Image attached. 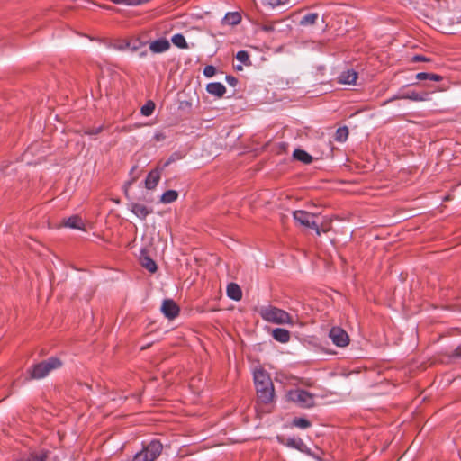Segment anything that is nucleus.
<instances>
[{
  "mask_svg": "<svg viewBox=\"0 0 461 461\" xmlns=\"http://www.w3.org/2000/svg\"><path fill=\"white\" fill-rule=\"evenodd\" d=\"M258 313L267 322L290 326L294 324L293 317L287 312L273 305L261 306L258 310Z\"/></svg>",
  "mask_w": 461,
  "mask_h": 461,
  "instance_id": "obj_1",
  "label": "nucleus"
},
{
  "mask_svg": "<svg viewBox=\"0 0 461 461\" xmlns=\"http://www.w3.org/2000/svg\"><path fill=\"white\" fill-rule=\"evenodd\" d=\"M254 383L259 401L263 403L271 402L275 396L271 376H254Z\"/></svg>",
  "mask_w": 461,
  "mask_h": 461,
  "instance_id": "obj_2",
  "label": "nucleus"
},
{
  "mask_svg": "<svg viewBox=\"0 0 461 461\" xmlns=\"http://www.w3.org/2000/svg\"><path fill=\"white\" fill-rule=\"evenodd\" d=\"M162 444L158 440H152L136 453L131 461H154L161 454Z\"/></svg>",
  "mask_w": 461,
  "mask_h": 461,
  "instance_id": "obj_3",
  "label": "nucleus"
},
{
  "mask_svg": "<svg viewBox=\"0 0 461 461\" xmlns=\"http://www.w3.org/2000/svg\"><path fill=\"white\" fill-rule=\"evenodd\" d=\"M295 222L303 227L312 229L320 236L319 215L303 210H297L293 212Z\"/></svg>",
  "mask_w": 461,
  "mask_h": 461,
  "instance_id": "obj_4",
  "label": "nucleus"
},
{
  "mask_svg": "<svg viewBox=\"0 0 461 461\" xmlns=\"http://www.w3.org/2000/svg\"><path fill=\"white\" fill-rule=\"evenodd\" d=\"M62 365L63 363L59 357H52L34 365L31 375H48L58 372Z\"/></svg>",
  "mask_w": 461,
  "mask_h": 461,
  "instance_id": "obj_5",
  "label": "nucleus"
},
{
  "mask_svg": "<svg viewBox=\"0 0 461 461\" xmlns=\"http://www.w3.org/2000/svg\"><path fill=\"white\" fill-rule=\"evenodd\" d=\"M289 401L294 402L301 408H311L314 405V396L310 393L296 389L290 391L287 394Z\"/></svg>",
  "mask_w": 461,
  "mask_h": 461,
  "instance_id": "obj_6",
  "label": "nucleus"
},
{
  "mask_svg": "<svg viewBox=\"0 0 461 461\" xmlns=\"http://www.w3.org/2000/svg\"><path fill=\"white\" fill-rule=\"evenodd\" d=\"M169 164H170V160H167V162L164 163V165L162 167H160L158 165L156 168H154L148 174L146 180H145V187L147 189L152 190L158 185V184L160 180V177H161L162 171Z\"/></svg>",
  "mask_w": 461,
  "mask_h": 461,
  "instance_id": "obj_7",
  "label": "nucleus"
},
{
  "mask_svg": "<svg viewBox=\"0 0 461 461\" xmlns=\"http://www.w3.org/2000/svg\"><path fill=\"white\" fill-rule=\"evenodd\" d=\"M330 338L332 342L338 347H345L349 342L348 333L339 327H333L330 330Z\"/></svg>",
  "mask_w": 461,
  "mask_h": 461,
  "instance_id": "obj_8",
  "label": "nucleus"
},
{
  "mask_svg": "<svg viewBox=\"0 0 461 461\" xmlns=\"http://www.w3.org/2000/svg\"><path fill=\"white\" fill-rule=\"evenodd\" d=\"M397 99H409L414 102H425L429 101L430 98L429 93L428 92L408 91L404 94L393 96L391 100Z\"/></svg>",
  "mask_w": 461,
  "mask_h": 461,
  "instance_id": "obj_9",
  "label": "nucleus"
},
{
  "mask_svg": "<svg viewBox=\"0 0 461 461\" xmlns=\"http://www.w3.org/2000/svg\"><path fill=\"white\" fill-rule=\"evenodd\" d=\"M161 312L167 318L172 320L178 315L179 308L173 300L167 299L162 303Z\"/></svg>",
  "mask_w": 461,
  "mask_h": 461,
  "instance_id": "obj_10",
  "label": "nucleus"
},
{
  "mask_svg": "<svg viewBox=\"0 0 461 461\" xmlns=\"http://www.w3.org/2000/svg\"><path fill=\"white\" fill-rule=\"evenodd\" d=\"M170 48L169 41L165 39H158L149 43V50L153 53H162L168 50Z\"/></svg>",
  "mask_w": 461,
  "mask_h": 461,
  "instance_id": "obj_11",
  "label": "nucleus"
},
{
  "mask_svg": "<svg viewBox=\"0 0 461 461\" xmlns=\"http://www.w3.org/2000/svg\"><path fill=\"white\" fill-rule=\"evenodd\" d=\"M278 441L286 447L297 449L301 452L304 451L305 445L301 438H289L285 439L278 438Z\"/></svg>",
  "mask_w": 461,
  "mask_h": 461,
  "instance_id": "obj_12",
  "label": "nucleus"
},
{
  "mask_svg": "<svg viewBox=\"0 0 461 461\" xmlns=\"http://www.w3.org/2000/svg\"><path fill=\"white\" fill-rule=\"evenodd\" d=\"M357 79V74L356 71L352 69H348L343 71L338 77V81L340 84L344 85H352L355 84Z\"/></svg>",
  "mask_w": 461,
  "mask_h": 461,
  "instance_id": "obj_13",
  "label": "nucleus"
},
{
  "mask_svg": "<svg viewBox=\"0 0 461 461\" xmlns=\"http://www.w3.org/2000/svg\"><path fill=\"white\" fill-rule=\"evenodd\" d=\"M131 211L140 219H145L149 214L152 212V209L148 208L142 203H131Z\"/></svg>",
  "mask_w": 461,
  "mask_h": 461,
  "instance_id": "obj_14",
  "label": "nucleus"
},
{
  "mask_svg": "<svg viewBox=\"0 0 461 461\" xmlns=\"http://www.w3.org/2000/svg\"><path fill=\"white\" fill-rule=\"evenodd\" d=\"M272 337L280 343H287L290 341L291 335L290 332L282 328H276L272 330Z\"/></svg>",
  "mask_w": 461,
  "mask_h": 461,
  "instance_id": "obj_15",
  "label": "nucleus"
},
{
  "mask_svg": "<svg viewBox=\"0 0 461 461\" xmlns=\"http://www.w3.org/2000/svg\"><path fill=\"white\" fill-rule=\"evenodd\" d=\"M206 90L209 94L217 97H221L226 92L225 86L219 82L210 83L206 86Z\"/></svg>",
  "mask_w": 461,
  "mask_h": 461,
  "instance_id": "obj_16",
  "label": "nucleus"
},
{
  "mask_svg": "<svg viewBox=\"0 0 461 461\" xmlns=\"http://www.w3.org/2000/svg\"><path fill=\"white\" fill-rule=\"evenodd\" d=\"M227 295L234 301H240L242 297L240 287L235 283L229 284L227 286Z\"/></svg>",
  "mask_w": 461,
  "mask_h": 461,
  "instance_id": "obj_17",
  "label": "nucleus"
},
{
  "mask_svg": "<svg viewBox=\"0 0 461 461\" xmlns=\"http://www.w3.org/2000/svg\"><path fill=\"white\" fill-rule=\"evenodd\" d=\"M64 226L72 229L84 230L85 224L79 216L74 215L65 220Z\"/></svg>",
  "mask_w": 461,
  "mask_h": 461,
  "instance_id": "obj_18",
  "label": "nucleus"
},
{
  "mask_svg": "<svg viewBox=\"0 0 461 461\" xmlns=\"http://www.w3.org/2000/svg\"><path fill=\"white\" fill-rule=\"evenodd\" d=\"M241 21V15L238 12H230L223 18V23L229 25H236Z\"/></svg>",
  "mask_w": 461,
  "mask_h": 461,
  "instance_id": "obj_19",
  "label": "nucleus"
},
{
  "mask_svg": "<svg viewBox=\"0 0 461 461\" xmlns=\"http://www.w3.org/2000/svg\"><path fill=\"white\" fill-rule=\"evenodd\" d=\"M294 158L305 164H309L312 160V157L306 151L302 149H295L294 151Z\"/></svg>",
  "mask_w": 461,
  "mask_h": 461,
  "instance_id": "obj_20",
  "label": "nucleus"
},
{
  "mask_svg": "<svg viewBox=\"0 0 461 461\" xmlns=\"http://www.w3.org/2000/svg\"><path fill=\"white\" fill-rule=\"evenodd\" d=\"M140 262L143 267H145L147 270H149L151 273L156 272L157 270V265L154 260H152L148 256H143L140 258Z\"/></svg>",
  "mask_w": 461,
  "mask_h": 461,
  "instance_id": "obj_21",
  "label": "nucleus"
},
{
  "mask_svg": "<svg viewBox=\"0 0 461 461\" xmlns=\"http://www.w3.org/2000/svg\"><path fill=\"white\" fill-rule=\"evenodd\" d=\"M415 77L418 80L429 79V80H432V81H436V82L442 80L441 76H439L438 74H433V73L420 72V73L416 74Z\"/></svg>",
  "mask_w": 461,
  "mask_h": 461,
  "instance_id": "obj_22",
  "label": "nucleus"
},
{
  "mask_svg": "<svg viewBox=\"0 0 461 461\" xmlns=\"http://www.w3.org/2000/svg\"><path fill=\"white\" fill-rule=\"evenodd\" d=\"M177 197H178V194L176 191L168 190L162 194L160 201L163 203H170L175 202L177 199Z\"/></svg>",
  "mask_w": 461,
  "mask_h": 461,
  "instance_id": "obj_23",
  "label": "nucleus"
},
{
  "mask_svg": "<svg viewBox=\"0 0 461 461\" xmlns=\"http://www.w3.org/2000/svg\"><path fill=\"white\" fill-rule=\"evenodd\" d=\"M172 43L180 49H188V44L185 38L181 33L175 34L172 39Z\"/></svg>",
  "mask_w": 461,
  "mask_h": 461,
  "instance_id": "obj_24",
  "label": "nucleus"
},
{
  "mask_svg": "<svg viewBox=\"0 0 461 461\" xmlns=\"http://www.w3.org/2000/svg\"><path fill=\"white\" fill-rule=\"evenodd\" d=\"M318 17L319 15L316 13L308 14L302 18L300 24L303 26L312 25L316 23Z\"/></svg>",
  "mask_w": 461,
  "mask_h": 461,
  "instance_id": "obj_25",
  "label": "nucleus"
},
{
  "mask_svg": "<svg viewBox=\"0 0 461 461\" xmlns=\"http://www.w3.org/2000/svg\"><path fill=\"white\" fill-rule=\"evenodd\" d=\"M142 45L141 42L138 41H126L123 45H120L117 47L118 50H125L128 49L131 51H136Z\"/></svg>",
  "mask_w": 461,
  "mask_h": 461,
  "instance_id": "obj_26",
  "label": "nucleus"
},
{
  "mask_svg": "<svg viewBox=\"0 0 461 461\" xmlns=\"http://www.w3.org/2000/svg\"><path fill=\"white\" fill-rule=\"evenodd\" d=\"M348 130L347 127H340L337 130L335 134V140L339 142H343L348 139Z\"/></svg>",
  "mask_w": 461,
  "mask_h": 461,
  "instance_id": "obj_27",
  "label": "nucleus"
},
{
  "mask_svg": "<svg viewBox=\"0 0 461 461\" xmlns=\"http://www.w3.org/2000/svg\"><path fill=\"white\" fill-rule=\"evenodd\" d=\"M155 110V104L152 101H148L142 107H141V114L144 116H149L153 113Z\"/></svg>",
  "mask_w": 461,
  "mask_h": 461,
  "instance_id": "obj_28",
  "label": "nucleus"
},
{
  "mask_svg": "<svg viewBox=\"0 0 461 461\" xmlns=\"http://www.w3.org/2000/svg\"><path fill=\"white\" fill-rule=\"evenodd\" d=\"M293 425L300 429H307L311 426V422L304 418H295L293 420Z\"/></svg>",
  "mask_w": 461,
  "mask_h": 461,
  "instance_id": "obj_29",
  "label": "nucleus"
},
{
  "mask_svg": "<svg viewBox=\"0 0 461 461\" xmlns=\"http://www.w3.org/2000/svg\"><path fill=\"white\" fill-rule=\"evenodd\" d=\"M236 59L240 61L241 63H244L245 65L249 63V56L247 51L240 50L237 53Z\"/></svg>",
  "mask_w": 461,
  "mask_h": 461,
  "instance_id": "obj_30",
  "label": "nucleus"
},
{
  "mask_svg": "<svg viewBox=\"0 0 461 461\" xmlns=\"http://www.w3.org/2000/svg\"><path fill=\"white\" fill-rule=\"evenodd\" d=\"M263 4L272 7L283 5L289 3V0H261Z\"/></svg>",
  "mask_w": 461,
  "mask_h": 461,
  "instance_id": "obj_31",
  "label": "nucleus"
},
{
  "mask_svg": "<svg viewBox=\"0 0 461 461\" xmlns=\"http://www.w3.org/2000/svg\"><path fill=\"white\" fill-rule=\"evenodd\" d=\"M320 235L321 232H328L330 230V221L328 220H323L321 222H319Z\"/></svg>",
  "mask_w": 461,
  "mask_h": 461,
  "instance_id": "obj_32",
  "label": "nucleus"
},
{
  "mask_svg": "<svg viewBox=\"0 0 461 461\" xmlns=\"http://www.w3.org/2000/svg\"><path fill=\"white\" fill-rule=\"evenodd\" d=\"M216 68L213 66H206L203 69V75L207 77H212L215 75Z\"/></svg>",
  "mask_w": 461,
  "mask_h": 461,
  "instance_id": "obj_33",
  "label": "nucleus"
},
{
  "mask_svg": "<svg viewBox=\"0 0 461 461\" xmlns=\"http://www.w3.org/2000/svg\"><path fill=\"white\" fill-rule=\"evenodd\" d=\"M153 139L156 140V141H161V140H164L166 139V135L161 132V131H158V132H156Z\"/></svg>",
  "mask_w": 461,
  "mask_h": 461,
  "instance_id": "obj_34",
  "label": "nucleus"
},
{
  "mask_svg": "<svg viewBox=\"0 0 461 461\" xmlns=\"http://www.w3.org/2000/svg\"><path fill=\"white\" fill-rule=\"evenodd\" d=\"M429 59L424 56L421 55H416L412 58V61L414 62H420V61H429Z\"/></svg>",
  "mask_w": 461,
  "mask_h": 461,
  "instance_id": "obj_35",
  "label": "nucleus"
},
{
  "mask_svg": "<svg viewBox=\"0 0 461 461\" xmlns=\"http://www.w3.org/2000/svg\"><path fill=\"white\" fill-rule=\"evenodd\" d=\"M226 80H227V82H228L230 85H231V86H234L236 85V83H237V79H236L234 77L228 76V77H226Z\"/></svg>",
  "mask_w": 461,
  "mask_h": 461,
  "instance_id": "obj_36",
  "label": "nucleus"
},
{
  "mask_svg": "<svg viewBox=\"0 0 461 461\" xmlns=\"http://www.w3.org/2000/svg\"><path fill=\"white\" fill-rule=\"evenodd\" d=\"M261 29L265 32H271L274 30L273 25H263Z\"/></svg>",
  "mask_w": 461,
  "mask_h": 461,
  "instance_id": "obj_37",
  "label": "nucleus"
},
{
  "mask_svg": "<svg viewBox=\"0 0 461 461\" xmlns=\"http://www.w3.org/2000/svg\"><path fill=\"white\" fill-rule=\"evenodd\" d=\"M455 356L461 357V345L458 346L455 350Z\"/></svg>",
  "mask_w": 461,
  "mask_h": 461,
  "instance_id": "obj_38",
  "label": "nucleus"
},
{
  "mask_svg": "<svg viewBox=\"0 0 461 461\" xmlns=\"http://www.w3.org/2000/svg\"><path fill=\"white\" fill-rule=\"evenodd\" d=\"M359 372H360L359 370H351L348 375L357 374Z\"/></svg>",
  "mask_w": 461,
  "mask_h": 461,
  "instance_id": "obj_39",
  "label": "nucleus"
},
{
  "mask_svg": "<svg viewBox=\"0 0 461 461\" xmlns=\"http://www.w3.org/2000/svg\"><path fill=\"white\" fill-rule=\"evenodd\" d=\"M146 54H147V51H144V52H141V53H140V56H141V57H144V56H146Z\"/></svg>",
  "mask_w": 461,
  "mask_h": 461,
  "instance_id": "obj_40",
  "label": "nucleus"
},
{
  "mask_svg": "<svg viewBox=\"0 0 461 461\" xmlns=\"http://www.w3.org/2000/svg\"><path fill=\"white\" fill-rule=\"evenodd\" d=\"M237 69L241 70V69H242V67H241V66H238V67H237Z\"/></svg>",
  "mask_w": 461,
  "mask_h": 461,
  "instance_id": "obj_41",
  "label": "nucleus"
}]
</instances>
